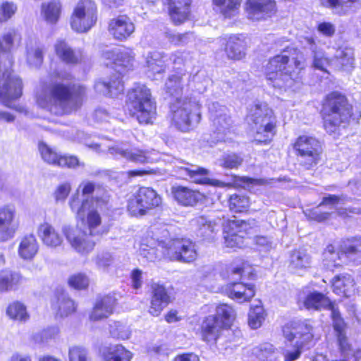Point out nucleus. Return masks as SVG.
I'll use <instances>...</instances> for the list:
<instances>
[{
    "instance_id": "nucleus-29",
    "label": "nucleus",
    "mask_w": 361,
    "mask_h": 361,
    "mask_svg": "<svg viewBox=\"0 0 361 361\" xmlns=\"http://www.w3.org/2000/svg\"><path fill=\"white\" fill-rule=\"evenodd\" d=\"M223 328L224 327L216 317L214 316L207 317L201 324L202 339L209 343H215L220 336Z\"/></svg>"
},
{
    "instance_id": "nucleus-58",
    "label": "nucleus",
    "mask_w": 361,
    "mask_h": 361,
    "mask_svg": "<svg viewBox=\"0 0 361 361\" xmlns=\"http://www.w3.org/2000/svg\"><path fill=\"white\" fill-rule=\"evenodd\" d=\"M16 11L17 6L13 2H3L0 6V23L7 21Z\"/></svg>"
},
{
    "instance_id": "nucleus-2",
    "label": "nucleus",
    "mask_w": 361,
    "mask_h": 361,
    "mask_svg": "<svg viewBox=\"0 0 361 361\" xmlns=\"http://www.w3.org/2000/svg\"><path fill=\"white\" fill-rule=\"evenodd\" d=\"M85 94V89L82 86L59 82L39 87L36 100L40 107L62 116L76 110L82 104Z\"/></svg>"
},
{
    "instance_id": "nucleus-59",
    "label": "nucleus",
    "mask_w": 361,
    "mask_h": 361,
    "mask_svg": "<svg viewBox=\"0 0 361 361\" xmlns=\"http://www.w3.org/2000/svg\"><path fill=\"white\" fill-rule=\"evenodd\" d=\"M345 256L355 263H361V243H356L345 248Z\"/></svg>"
},
{
    "instance_id": "nucleus-17",
    "label": "nucleus",
    "mask_w": 361,
    "mask_h": 361,
    "mask_svg": "<svg viewBox=\"0 0 361 361\" xmlns=\"http://www.w3.org/2000/svg\"><path fill=\"white\" fill-rule=\"evenodd\" d=\"M62 232L71 247L82 255L90 253L94 247L95 243L86 231L78 226L64 225Z\"/></svg>"
},
{
    "instance_id": "nucleus-1",
    "label": "nucleus",
    "mask_w": 361,
    "mask_h": 361,
    "mask_svg": "<svg viewBox=\"0 0 361 361\" xmlns=\"http://www.w3.org/2000/svg\"><path fill=\"white\" fill-rule=\"evenodd\" d=\"M109 195L105 190L90 180H82L71 195L68 205L78 220L85 224L90 235H102L107 232L102 226L99 211L107 204Z\"/></svg>"
},
{
    "instance_id": "nucleus-4",
    "label": "nucleus",
    "mask_w": 361,
    "mask_h": 361,
    "mask_svg": "<svg viewBox=\"0 0 361 361\" xmlns=\"http://www.w3.org/2000/svg\"><path fill=\"white\" fill-rule=\"evenodd\" d=\"M302 48L310 51L312 58V66L316 69L327 73V67L334 63L338 68L350 71L355 61L354 51L351 47L342 46L336 50L334 59H330L319 45V41L312 36H303L300 39Z\"/></svg>"
},
{
    "instance_id": "nucleus-40",
    "label": "nucleus",
    "mask_w": 361,
    "mask_h": 361,
    "mask_svg": "<svg viewBox=\"0 0 361 361\" xmlns=\"http://www.w3.org/2000/svg\"><path fill=\"white\" fill-rule=\"evenodd\" d=\"M38 250L39 244L35 236L32 234H29L20 239L18 252L20 258L30 260L36 255Z\"/></svg>"
},
{
    "instance_id": "nucleus-44",
    "label": "nucleus",
    "mask_w": 361,
    "mask_h": 361,
    "mask_svg": "<svg viewBox=\"0 0 361 361\" xmlns=\"http://www.w3.org/2000/svg\"><path fill=\"white\" fill-rule=\"evenodd\" d=\"M321 5L328 8L335 14L340 16L347 14L353 6L361 0H319Z\"/></svg>"
},
{
    "instance_id": "nucleus-22",
    "label": "nucleus",
    "mask_w": 361,
    "mask_h": 361,
    "mask_svg": "<svg viewBox=\"0 0 361 361\" xmlns=\"http://www.w3.org/2000/svg\"><path fill=\"white\" fill-rule=\"evenodd\" d=\"M108 151L115 158L121 157L135 163L145 164L154 160L152 157V154H154V151L149 152L137 147H124L116 145L109 147Z\"/></svg>"
},
{
    "instance_id": "nucleus-64",
    "label": "nucleus",
    "mask_w": 361,
    "mask_h": 361,
    "mask_svg": "<svg viewBox=\"0 0 361 361\" xmlns=\"http://www.w3.org/2000/svg\"><path fill=\"white\" fill-rule=\"evenodd\" d=\"M59 333V330L56 326L49 327L44 329L39 335H35L34 338L37 342H47L49 340L55 338Z\"/></svg>"
},
{
    "instance_id": "nucleus-31",
    "label": "nucleus",
    "mask_w": 361,
    "mask_h": 361,
    "mask_svg": "<svg viewBox=\"0 0 361 361\" xmlns=\"http://www.w3.org/2000/svg\"><path fill=\"white\" fill-rule=\"evenodd\" d=\"M167 56L162 52H149L146 56L147 74L155 78L156 75L163 73L166 68Z\"/></svg>"
},
{
    "instance_id": "nucleus-60",
    "label": "nucleus",
    "mask_w": 361,
    "mask_h": 361,
    "mask_svg": "<svg viewBox=\"0 0 361 361\" xmlns=\"http://www.w3.org/2000/svg\"><path fill=\"white\" fill-rule=\"evenodd\" d=\"M68 284L75 289H84L88 286L89 279L85 274L78 273L69 277Z\"/></svg>"
},
{
    "instance_id": "nucleus-34",
    "label": "nucleus",
    "mask_w": 361,
    "mask_h": 361,
    "mask_svg": "<svg viewBox=\"0 0 361 361\" xmlns=\"http://www.w3.org/2000/svg\"><path fill=\"white\" fill-rule=\"evenodd\" d=\"M54 49L56 54L66 63L76 64L83 59V54L80 50L72 49L62 39H58L56 42Z\"/></svg>"
},
{
    "instance_id": "nucleus-63",
    "label": "nucleus",
    "mask_w": 361,
    "mask_h": 361,
    "mask_svg": "<svg viewBox=\"0 0 361 361\" xmlns=\"http://www.w3.org/2000/svg\"><path fill=\"white\" fill-rule=\"evenodd\" d=\"M71 185L66 182L59 185L55 190L54 197L56 202H64L70 194Z\"/></svg>"
},
{
    "instance_id": "nucleus-19",
    "label": "nucleus",
    "mask_w": 361,
    "mask_h": 361,
    "mask_svg": "<svg viewBox=\"0 0 361 361\" xmlns=\"http://www.w3.org/2000/svg\"><path fill=\"white\" fill-rule=\"evenodd\" d=\"M18 227L15 207L4 205L0 207V242H6L13 238Z\"/></svg>"
},
{
    "instance_id": "nucleus-16",
    "label": "nucleus",
    "mask_w": 361,
    "mask_h": 361,
    "mask_svg": "<svg viewBox=\"0 0 361 361\" xmlns=\"http://www.w3.org/2000/svg\"><path fill=\"white\" fill-rule=\"evenodd\" d=\"M252 223L243 220H228L224 225L225 245L228 247H241L244 244V238L250 234L252 228Z\"/></svg>"
},
{
    "instance_id": "nucleus-11",
    "label": "nucleus",
    "mask_w": 361,
    "mask_h": 361,
    "mask_svg": "<svg viewBox=\"0 0 361 361\" xmlns=\"http://www.w3.org/2000/svg\"><path fill=\"white\" fill-rule=\"evenodd\" d=\"M97 6L91 0H81L74 8L71 19L73 30L78 32L88 31L97 21Z\"/></svg>"
},
{
    "instance_id": "nucleus-6",
    "label": "nucleus",
    "mask_w": 361,
    "mask_h": 361,
    "mask_svg": "<svg viewBox=\"0 0 361 361\" xmlns=\"http://www.w3.org/2000/svg\"><path fill=\"white\" fill-rule=\"evenodd\" d=\"M351 106L346 98L338 92L328 94L323 105L324 126L329 133H336L342 124L348 122Z\"/></svg>"
},
{
    "instance_id": "nucleus-36",
    "label": "nucleus",
    "mask_w": 361,
    "mask_h": 361,
    "mask_svg": "<svg viewBox=\"0 0 361 361\" xmlns=\"http://www.w3.org/2000/svg\"><path fill=\"white\" fill-rule=\"evenodd\" d=\"M190 77V75L182 71L170 75L165 82L166 92L172 96L178 95L187 88Z\"/></svg>"
},
{
    "instance_id": "nucleus-37",
    "label": "nucleus",
    "mask_w": 361,
    "mask_h": 361,
    "mask_svg": "<svg viewBox=\"0 0 361 361\" xmlns=\"http://www.w3.org/2000/svg\"><path fill=\"white\" fill-rule=\"evenodd\" d=\"M26 61L32 68H39L44 58V48L36 39L30 38L26 42Z\"/></svg>"
},
{
    "instance_id": "nucleus-24",
    "label": "nucleus",
    "mask_w": 361,
    "mask_h": 361,
    "mask_svg": "<svg viewBox=\"0 0 361 361\" xmlns=\"http://www.w3.org/2000/svg\"><path fill=\"white\" fill-rule=\"evenodd\" d=\"M135 31L134 24L126 15L112 18L109 23V32L114 39L123 41Z\"/></svg>"
},
{
    "instance_id": "nucleus-28",
    "label": "nucleus",
    "mask_w": 361,
    "mask_h": 361,
    "mask_svg": "<svg viewBox=\"0 0 361 361\" xmlns=\"http://www.w3.org/2000/svg\"><path fill=\"white\" fill-rule=\"evenodd\" d=\"M191 0H168L169 13L176 25L183 23L190 15Z\"/></svg>"
},
{
    "instance_id": "nucleus-54",
    "label": "nucleus",
    "mask_w": 361,
    "mask_h": 361,
    "mask_svg": "<svg viewBox=\"0 0 361 361\" xmlns=\"http://www.w3.org/2000/svg\"><path fill=\"white\" fill-rule=\"evenodd\" d=\"M39 150L42 158L48 164L58 166L61 155L58 154L53 149L44 142L39 143Z\"/></svg>"
},
{
    "instance_id": "nucleus-41",
    "label": "nucleus",
    "mask_w": 361,
    "mask_h": 361,
    "mask_svg": "<svg viewBox=\"0 0 361 361\" xmlns=\"http://www.w3.org/2000/svg\"><path fill=\"white\" fill-rule=\"evenodd\" d=\"M305 306L307 309L319 310L322 308L327 309L331 311V316L332 317V311L338 309L335 307L334 305L330 301V300L324 295L314 292L310 293L305 300Z\"/></svg>"
},
{
    "instance_id": "nucleus-26",
    "label": "nucleus",
    "mask_w": 361,
    "mask_h": 361,
    "mask_svg": "<svg viewBox=\"0 0 361 361\" xmlns=\"http://www.w3.org/2000/svg\"><path fill=\"white\" fill-rule=\"evenodd\" d=\"M37 235L44 245L49 248L56 249L63 242L59 231L51 224L44 222L37 228Z\"/></svg>"
},
{
    "instance_id": "nucleus-30",
    "label": "nucleus",
    "mask_w": 361,
    "mask_h": 361,
    "mask_svg": "<svg viewBox=\"0 0 361 361\" xmlns=\"http://www.w3.org/2000/svg\"><path fill=\"white\" fill-rule=\"evenodd\" d=\"M116 298L111 295H105L98 298L90 314L92 321H98L107 318L113 312Z\"/></svg>"
},
{
    "instance_id": "nucleus-43",
    "label": "nucleus",
    "mask_w": 361,
    "mask_h": 361,
    "mask_svg": "<svg viewBox=\"0 0 361 361\" xmlns=\"http://www.w3.org/2000/svg\"><path fill=\"white\" fill-rule=\"evenodd\" d=\"M333 324L335 331L337 332L338 342L340 350L344 355H348L350 345L348 343V338L344 333V322L340 316L339 311L334 310L332 311Z\"/></svg>"
},
{
    "instance_id": "nucleus-53",
    "label": "nucleus",
    "mask_w": 361,
    "mask_h": 361,
    "mask_svg": "<svg viewBox=\"0 0 361 361\" xmlns=\"http://www.w3.org/2000/svg\"><path fill=\"white\" fill-rule=\"evenodd\" d=\"M109 332L112 337L121 340L128 339L131 334L129 328L119 322L109 324Z\"/></svg>"
},
{
    "instance_id": "nucleus-38",
    "label": "nucleus",
    "mask_w": 361,
    "mask_h": 361,
    "mask_svg": "<svg viewBox=\"0 0 361 361\" xmlns=\"http://www.w3.org/2000/svg\"><path fill=\"white\" fill-rule=\"evenodd\" d=\"M334 292L339 295L350 297L355 293V282L352 276L343 274L336 276L332 282Z\"/></svg>"
},
{
    "instance_id": "nucleus-3",
    "label": "nucleus",
    "mask_w": 361,
    "mask_h": 361,
    "mask_svg": "<svg viewBox=\"0 0 361 361\" xmlns=\"http://www.w3.org/2000/svg\"><path fill=\"white\" fill-rule=\"evenodd\" d=\"M305 58L300 51L293 47L286 46L281 54L271 59L267 63L265 73L267 80L274 87L294 88L300 85V71L305 68Z\"/></svg>"
},
{
    "instance_id": "nucleus-9",
    "label": "nucleus",
    "mask_w": 361,
    "mask_h": 361,
    "mask_svg": "<svg viewBox=\"0 0 361 361\" xmlns=\"http://www.w3.org/2000/svg\"><path fill=\"white\" fill-rule=\"evenodd\" d=\"M283 332L288 341L296 340L297 349L293 352H287L285 355V361H294L300 356L301 351L299 348L312 339V327L303 322H293L283 327Z\"/></svg>"
},
{
    "instance_id": "nucleus-48",
    "label": "nucleus",
    "mask_w": 361,
    "mask_h": 361,
    "mask_svg": "<svg viewBox=\"0 0 361 361\" xmlns=\"http://www.w3.org/2000/svg\"><path fill=\"white\" fill-rule=\"evenodd\" d=\"M55 308L58 310L59 314L61 317H66L75 311L76 305L66 293L61 292L57 296V302Z\"/></svg>"
},
{
    "instance_id": "nucleus-42",
    "label": "nucleus",
    "mask_w": 361,
    "mask_h": 361,
    "mask_svg": "<svg viewBox=\"0 0 361 361\" xmlns=\"http://www.w3.org/2000/svg\"><path fill=\"white\" fill-rule=\"evenodd\" d=\"M61 8V4L59 1L44 2L41 6V15L48 24L54 25L59 20Z\"/></svg>"
},
{
    "instance_id": "nucleus-52",
    "label": "nucleus",
    "mask_w": 361,
    "mask_h": 361,
    "mask_svg": "<svg viewBox=\"0 0 361 361\" xmlns=\"http://www.w3.org/2000/svg\"><path fill=\"white\" fill-rule=\"evenodd\" d=\"M250 200L245 195L234 194L229 198L230 210L235 213L246 211L250 207Z\"/></svg>"
},
{
    "instance_id": "nucleus-35",
    "label": "nucleus",
    "mask_w": 361,
    "mask_h": 361,
    "mask_svg": "<svg viewBox=\"0 0 361 361\" xmlns=\"http://www.w3.org/2000/svg\"><path fill=\"white\" fill-rule=\"evenodd\" d=\"M104 361H130L133 353L122 345H110L100 350Z\"/></svg>"
},
{
    "instance_id": "nucleus-47",
    "label": "nucleus",
    "mask_w": 361,
    "mask_h": 361,
    "mask_svg": "<svg viewBox=\"0 0 361 361\" xmlns=\"http://www.w3.org/2000/svg\"><path fill=\"white\" fill-rule=\"evenodd\" d=\"M311 258L305 250H295L290 257V268L295 272L305 270L310 267Z\"/></svg>"
},
{
    "instance_id": "nucleus-21",
    "label": "nucleus",
    "mask_w": 361,
    "mask_h": 361,
    "mask_svg": "<svg viewBox=\"0 0 361 361\" xmlns=\"http://www.w3.org/2000/svg\"><path fill=\"white\" fill-rule=\"evenodd\" d=\"M104 59L109 60L106 66L109 63H114L118 72H121V69L130 70L133 68L135 54L130 48H122L115 49H108L104 51L102 54Z\"/></svg>"
},
{
    "instance_id": "nucleus-49",
    "label": "nucleus",
    "mask_w": 361,
    "mask_h": 361,
    "mask_svg": "<svg viewBox=\"0 0 361 361\" xmlns=\"http://www.w3.org/2000/svg\"><path fill=\"white\" fill-rule=\"evenodd\" d=\"M6 314L11 319L19 322H26L29 319L26 307L18 301L13 302L8 305L6 309Z\"/></svg>"
},
{
    "instance_id": "nucleus-15",
    "label": "nucleus",
    "mask_w": 361,
    "mask_h": 361,
    "mask_svg": "<svg viewBox=\"0 0 361 361\" xmlns=\"http://www.w3.org/2000/svg\"><path fill=\"white\" fill-rule=\"evenodd\" d=\"M208 109L214 139L217 142L226 141V136L231 133V119L226 107L218 102H212Z\"/></svg>"
},
{
    "instance_id": "nucleus-18",
    "label": "nucleus",
    "mask_w": 361,
    "mask_h": 361,
    "mask_svg": "<svg viewBox=\"0 0 361 361\" xmlns=\"http://www.w3.org/2000/svg\"><path fill=\"white\" fill-rule=\"evenodd\" d=\"M167 240L158 237L155 229L147 231L141 238L139 252L141 256L148 261H154L159 257V248L164 255V251L167 247Z\"/></svg>"
},
{
    "instance_id": "nucleus-33",
    "label": "nucleus",
    "mask_w": 361,
    "mask_h": 361,
    "mask_svg": "<svg viewBox=\"0 0 361 361\" xmlns=\"http://www.w3.org/2000/svg\"><path fill=\"white\" fill-rule=\"evenodd\" d=\"M114 75L108 80H98L95 82V90L102 94L111 97L117 96L123 92V84L121 78V75Z\"/></svg>"
},
{
    "instance_id": "nucleus-12",
    "label": "nucleus",
    "mask_w": 361,
    "mask_h": 361,
    "mask_svg": "<svg viewBox=\"0 0 361 361\" xmlns=\"http://www.w3.org/2000/svg\"><path fill=\"white\" fill-rule=\"evenodd\" d=\"M173 172L183 179L190 180L200 184H209L216 187L224 188L226 183L217 179H210L206 177L209 171L206 169L192 165L183 160H177L174 162Z\"/></svg>"
},
{
    "instance_id": "nucleus-50",
    "label": "nucleus",
    "mask_w": 361,
    "mask_h": 361,
    "mask_svg": "<svg viewBox=\"0 0 361 361\" xmlns=\"http://www.w3.org/2000/svg\"><path fill=\"white\" fill-rule=\"evenodd\" d=\"M214 317L217 318L224 328H226L230 326L235 319V313L231 306L226 304H221L217 306L216 316Z\"/></svg>"
},
{
    "instance_id": "nucleus-56",
    "label": "nucleus",
    "mask_w": 361,
    "mask_h": 361,
    "mask_svg": "<svg viewBox=\"0 0 361 361\" xmlns=\"http://www.w3.org/2000/svg\"><path fill=\"white\" fill-rule=\"evenodd\" d=\"M68 357L70 361H91L87 350L80 345H74L69 348Z\"/></svg>"
},
{
    "instance_id": "nucleus-55",
    "label": "nucleus",
    "mask_w": 361,
    "mask_h": 361,
    "mask_svg": "<svg viewBox=\"0 0 361 361\" xmlns=\"http://www.w3.org/2000/svg\"><path fill=\"white\" fill-rule=\"evenodd\" d=\"M192 224L198 228L200 234L204 236L209 235L215 230V225L203 216L192 219Z\"/></svg>"
},
{
    "instance_id": "nucleus-25",
    "label": "nucleus",
    "mask_w": 361,
    "mask_h": 361,
    "mask_svg": "<svg viewBox=\"0 0 361 361\" xmlns=\"http://www.w3.org/2000/svg\"><path fill=\"white\" fill-rule=\"evenodd\" d=\"M169 302L170 297L166 288L161 285L153 284L148 312L153 317H158Z\"/></svg>"
},
{
    "instance_id": "nucleus-57",
    "label": "nucleus",
    "mask_w": 361,
    "mask_h": 361,
    "mask_svg": "<svg viewBox=\"0 0 361 361\" xmlns=\"http://www.w3.org/2000/svg\"><path fill=\"white\" fill-rule=\"evenodd\" d=\"M220 166L225 169H236L243 162V159L235 154H225L219 160Z\"/></svg>"
},
{
    "instance_id": "nucleus-5",
    "label": "nucleus",
    "mask_w": 361,
    "mask_h": 361,
    "mask_svg": "<svg viewBox=\"0 0 361 361\" xmlns=\"http://www.w3.org/2000/svg\"><path fill=\"white\" fill-rule=\"evenodd\" d=\"M201 104L198 97L177 98L171 105V124L183 132L193 129L200 121Z\"/></svg>"
},
{
    "instance_id": "nucleus-32",
    "label": "nucleus",
    "mask_w": 361,
    "mask_h": 361,
    "mask_svg": "<svg viewBox=\"0 0 361 361\" xmlns=\"http://www.w3.org/2000/svg\"><path fill=\"white\" fill-rule=\"evenodd\" d=\"M25 278L23 275L16 271L9 269H3L0 270V292L6 293L15 290L23 284Z\"/></svg>"
},
{
    "instance_id": "nucleus-13",
    "label": "nucleus",
    "mask_w": 361,
    "mask_h": 361,
    "mask_svg": "<svg viewBox=\"0 0 361 361\" xmlns=\"http://www.w3.org/2000/svg\"><path fill=\"white\" fill-rule=\"evenodd\" d=\"M160 204L161 197L155 190L142 187L129 200L128 209L132 216H142Z\"/></svg>"
},
{
    "instance_id": "nucleus-61",
    "label": "nucleus",
    "mask_w": 361,
    "mask_h": 361,
    "mask_svg": "<svg viewBox=\"0 0 361 361\" xmlns=\"http://www.w3.org/2000/svg\"><path fill=\"white\" fill-rule=\"evenodd\" d=\"M190 54L188 51H178L174 52L170 59L173 61L174 67L180 69L182 66H185L190 59Z\"/></svg>"
},
{
    "instance_id": "nucleus-10",
    "label": "nucleus",
    "mask_w": 361,
    "mask_h": 361,
    "mask_svg": "<svg viewBox=\"0 0 361 361\" xmlns=\"http://www.w3.org/2000/svg\"><path fill=\"white\" fill-rule=\"evenodd\" d=\"M299 162L309 169L317 164L322 154L320 142L314 137L301 135L296 140L294 146Z\"/></svg>"
},
{
    "instance_id": "nucleus-20",
    "label": "nucleus",
    "mask_w": 361,
    "mask_h": 361,
    "mask_svg": "<svg viewBox=\"0 0 361 361\" xmlns=\"http://www.w3.org/2000/svg\"><path fill=\"white\" fill-rule=\"evenodd\" d=\"M245 11L250 20H264L276 13V2L274 0H246Z\"/></svg>"
},
{
    "instance_id": "nucleus-39",
    "label": "nucleus",
    "mask_w": 361,
    "mask_h": 361,
    "mask_svg": "<svg viewBox=\"0 0 361 361\" xmlns=\"http://www.w3.org/2000/svg\"><path fill=\"white\" fill-rule=\"evenodd\" d=\"M172 193L174 199L183 206H194L202 198L199 192L183 186H173Z\"/></svg>"
},
{
    "instance_id": "nucleus-46",
    "label": "nucleus",
    "mask_w": 361,
    "mask_h": 361,
    "mask_svg": "<svg viewBox=\"0 0 361 361\" xmlns=\"http://www.w3.org/2000/svg\"><path fill=\"white\" fill-rule=\"evenodd\" d=\"M324 265L326 269L334 271L335 268L339 267L343 263V258L345 257V251L336 252L334 247L329 245L325 249L323 253Z\"/></svg>"
},
{
    "instance_id": "nucleus-27",
    "label": "nucleus",
    "mask_w": 361,
    "mask_h": 361,
    "mask_svg": "<svg viewBox=\"0 0 361 361\" xmlns=\"http://www.w3.org/2000/svg\"><path fill=\"white\" fill-rule=\"evenodd\" d=\"M225 291L230 298L238 302L249 301L255 294L252 285L237 282H231L227 284Z\"/></svg>"
},
{
    "instance_id": "nucleus-62",
    "label": "nucleus",
    "mask_w": 361,
    "mask_h": 361,
    "mask_svg": "<svg viewBox=\"0 0 361 361\" xmlns=\"http://www.w3.org/2000/svg\"><path fill=\"white\" fill-rule=\"evenodd\" d=\"M94 262L99 269H106L113 262L112 255L109 252H102L97 255Z\"/></svg>"
},
{
    "instance_id": "nucleus-45",
    "label": "nucleus",
    "mask_w": 361,
    "mask_h": 361,
    "mask_svg": "<svg viewBox=\"0 0 361 361\" xmlns=\"http://www.w3.org/2000/svg\"><path fill=\"white\" fill-rule=\"evenodd\" d=\"M213 4L224 18H231L238 14L241 0H213Z\"/></svg>"
},
{
    "instance_id": "nucleus-7",
    "label": "nucleus",
    "mask_w": 361,
    "mask_h": 361,
    "mask_svg": "<svg viewBox=\"0 0 361 361\" xmlns=\"http://www.w3.org/2000/svg\"><path fill=\"white\" fill-rule=\"evenodd\" d=\"M249 122L255 132L254 139L257 142H267L276 133V118L273 111L265 104H255L249 110Z\"/></svg>"
},
{
    "instance_id": "nucleus-23",
    "label": "nucleus",
    "mask_w": 361,
    "mask_h": 361,
    "mask_svg": "<svg viewBox=\"0 0 361 361\" xmlns=\"http://www.w3.org/2000/svg\"><path fill=\"white\" fill-rule=\"evenodd\" d=\"M225 51L228 57L233 60H240L246 54L249 39L243 34L231 35L224 39Z\"/></svg>"
},
{
    "instance_id": "nucleus-14",
    "label": "nucleus",
    "mask_w": 361,
    "mask_h": 361,
    "mask_svg": "<svg viewBox=\"0 0 361 361\" xmlns=\"http://www.w3.org/2000/svg\"><path fill=\"white\" fill-rule=\"evenodd\" d=\"M164 256L173 261L192 262L197 257L195 243L188 238L168 239Z\"/></svg>"
},
{
    "instance_id": "nucleus-8",
    "label": "nucleus",
    "mask_w": 361,
    "mask_h": 361,
    "mask_svg": "<svg viewBox=\"0 0 361 361\" xmlns=\"http://www.w3.org/2000/svg\"><path fill=\"white\" fill-rule=\"evenodd\" d=\"M128 105L131 114L140 123L152 122L156 115V106L151 92L145 85L136 84L128 92Z\"/></svg>"
},
{
    "instance_id": "nucleus-51",
    "label": "nucleus",
    "mask_w": 361,
    "mask_h": 361,
    "mask_svg": "<svg viewBox=\"0 0 361 361\" xmlns=\"http://www.w3.org/2000/svg\"><path fill=\"white\" fill-rule=\"evenodd\" d=\"M265 319L264 310L260 302L252 306L248 314V324L253 329L259 328Z\"/></svg>"
}]
</instances>
